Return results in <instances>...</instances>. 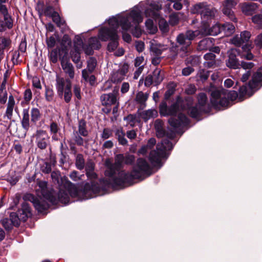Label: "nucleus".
<instances>
[{"label":"nucleus","instance_id":"1","mask_svg":"<svg viewBox=\"0 0 262 262\" xmlns=\"http://www.w3.org/2000/svg\"><path fill=\"white\" fill-rule=\"evenodd\" d=\"M135 161V157L133 155L125 154H117L115 156L114 163H106V168L104 172L106 177L112 178L111 182L102 180L101 182H106V184H111L113 186L124 187L126 184L132 185L133 181L136 179H144L152 173V168L147 162L143 158H139L136 164L134 166L131 172H126L121 170L123 164L131 165Z\"/></svg>","mask_w":262,"mask_h":262},{"label":"nucleus","instance_id":"2","mask_svg":"<svg viewBox=\"0 0 262 262\" xmlns=\"http://www.w3.org/2000/svg\"><path fill=\"white\" fill-rule=\"evenodd\" d=\"M165 94V100L161 102L159 105V112L161 116H176L179 111H187L188 114L193 118H198L201 115L207 112L208 107L207 105V97L204 93H200L198 97V103L195 105L193 104V99L190 96H188L183 99L180 96H178L175 102L169 106L170 100Z\"/></svg>","mask_w":262,"mask_h":262},{"label":"nucleus","instance_id":"3","mask_svg":"<svg viewBox=\"0 0 262 262\" xmlns=\"http://www.w3.org/2000/svg\"><path fill=\"white\" fill-rule=\"evenodd\" d=\"M142 21L140 13L138 10H133L124 15L110 18L108 23L113 25L114 24L116 26H120L122 30L129 31L134 36L139 38L141 35L142 32L138 25Z\"/></svg>","mask_w":262,"mask_h":262},{"label":"nucleus","instance_id":"4","mask_svg":"<svg viewBox=\"0 0 262 262\" xmlns=\"http://www.w3.org/2000/svg\"><path fill=\"white\" fill-rule=\"evenodd\" d=\"M38 185L39 188L37 191H40L42 198L40 196L37 198L32 194L27 193L23 196V199L31 202L38 212H43L49 208V204L47 201L51 204H55L57 202V199L54 195V192L48 190L46 182L39 181Z\"/></svg>","mask_w":262,"mask_h":262},{"label":"nucleus","instance_id":"5","mask_svg":"<svg viewBox=\"0 0 262 262\" xmlns=\"http://www.w3.org/2000/svg\"><path fill=\"white\" fill-rule=\"evenodd\" d=\"M237 97L238 94L235 91H231L227 93L226 90L217 89L211 92L210 102L214 108L221 110L229 105V99L234 101Z\"/></svg>","mask_w":262,"mask_h":262},{"label":"nucleus","instance_id":"6","mask_svg":"<svg viewBox=\"0 0 262 262\" xmlns=\"http://www.w3.org/2000/svg\"><path fill=\"white\" fill-rule=\"evenodd\" d=\"M200 35L198 30H189L180 33L176 38L177 43L181 46L180 55L182 57L188 56L192 51L191 47L192 41Z\"/></svg>","mask_w":262,"mask_h":262},{"label":"nucleus","instance_id":"7","mask_svg":"<svg viewBox=\"0 0 262 262\" xmlns=\"http://www.w3.org/2000/svg\"><path fill=\"white\" fill-rule=\"evenodd\" d=\"M172 148V143L168 139H163L160 144L157 145L156 150L151 151L149 154V160L151 165L154 167H161L162 159L165 157L166 151Z\"/></svg>","mask_w":262,"mask_h":262},{"label":"nucleus","instance_id":"8","mask_svg":"<svg viewBox=\"0 0 262 262\" xmlns=\"http://www.w3.org/2000/svg\"><path fill=\"white\" fill-rule=\"evenodd\" d=\"M108 27L101 28L98 33L99 38L102 41H106L110 39L107 45V50L110 52L115 50L118 46V36L117 35V29L118 26H116L114 24L111 25L108 23Z\"/></svg>","mask_w":262,"mask_h":262},{"label":"nucleus","instance_id":"9","mask_svg":"<svg viewBox=\"0 0 262 262\" xmlns=\"http://www.w3.org/2000/svg\"><path fill=\"white\" fill-rule=\"evenodd\" d=\"M55 88L60 98L63 97L64 101L69 103L72 99V82L70 79H65L57 75L55 79Z\"/></svg>","mask_w":262,"mask_h":262},{"label":"nucleus","instance_id":"10","mask_svg":"<svg viewBox=\"0 0 262 262\" xmlns=\"http://www.w3.org/2000/svg\"><path fill=\"white\" fill-rule=\"evenodd\" d=\"M86 175L88 179L91 180V184L89 183H86L84 186V189L88 190L89 189L91 190L94 193H99L101 190H104L107 188L110 187H112L114 188L118 187V186H113L112 184H106V182H101V181L102 180H104L110 182H111L113 178L107 177L106 179H100L98 183H95L94 180H96L97 178V174L94 172V171H90L88 172H86Z\"/></svg>","mask_w":262,"mask_h":262},{"label":"nucleus","instance_id":"11","mask_svg":"<svg viewBox=\"0 0 262 262\" xmlns=\"http://www.w3.org/2000/svg\"><path fill=\"white\" fill-rule=\"evenodd\" d=\"M30 114L31 120H30L29 108L23 109L21 124L22 127L26 131L29 129L30 123L35 124L39 120L41 116L39 109L36 107L31 109Z\"/></svg>","mask_w":262,"mask_h":262},{"label":"nucleus","instance_id":"12","mask_svg":"<svg viewBox=\"0 0 262 262\" xmlns=\"http://www.w3.org/2000/svg\"><path fill=\"white\" fill-rule=\"evenodd\" d=\"M191 12L194 14H200L203 21L207 23V21L213 19L215 15L216 11L214 8H210L206 3H200L194 5Z\"/></svg>","mask_w":262,"mask_h":262},{"label":"nucleus","instance_id":"13","mask_svg":"<svg viewBox=\"0 0 262 262\" xmlns=\"http://www.w3.org/2000/svg\"><path fill=\"white\" fill-rule=\"evenodd\" d=\"M37 147L40 149H45L50 142V137L46 130L39 129L34 135Z\"/></svg>","mask_w":262,"mask_h":262},{"label":"nucleus","instance_id":"14","mask_svg":"<svg viewBox=\"0 0 262 262\" xmlns=\"http://www.w3.org/2000/svg\"><path fill=\"white\" fill-rule=\"evenodd\" d=\"M168 123L174 129H178L187 125L189 123V120L185 115L180 113L178 115V118L174 117L169 118Z\"/></svg>","mask_w":262,"mask_h":262},{"label":"nucleus","instance_id":"15","mask_svg":"<svg viewBox=\"0 0 262 262\" xmlns=\"http://www.w3.org/2000/svg\"><path fill=\"white\" fill-rule=\"evenodd\" d=\"M200 34L202 35L215 36L222 32V27L219 24H216L211 27H209L207 24L204 25L200 29Z\"/></svg>","mask_w":262,"mask_h":262},{"label":"nucleus","instance_id":"16","mask_svg":"<svg viewBox=\"0 0 262 262\" xmlns=\"http://www.w3.org/2000/svg\"><path fill=\"white\" fill-rule=\"evenodd\" d=\"M117 91H113L108 94H103L100 97L101 104L103 106H111L117 102Z\"/></svg>","mask_w":262,"mask_h":262},{"label":"nucleus","instance_id":"17","mask_svg":"<svg viewBox=\"0 0 262 262\" xmlns=\"http://www.w3.org/2000/svg\"><path fill=\"white\" fill-rule=\"evenodd\" d=\"M251 33L248 31L242 32L239 35H235L231 40L232 44L236 47H241L244 43H247L250 38Z\"/></svg>","mask_w":262,"mask_h":262},{"label":"nucleus","instance_id":"18","mask_svg":"<svg viewBox=\"0 0 262 262\" xmlns=\"http://www.w3.org/2000/svg\"><path fill=\"white\" fill-rule=\"evenodd\" d=\"M236 5V2L234 0H226L224 4L223 8V13L227 16L229 18L233 21H236V18L232 11V8Z\"/></svg>","mask_w":262,"mask_h":262},{"label":"nucleus","instance_id":"19","mask_svg":"<svg viewBox=\"0 0 262 262\" xmlns=\"http://www.w3.org/2000/svg\"><path fill=\"white\" fill-rule=\"evenodd\" d=\"M238 51L236 49H231L229 52L228 59L226 60V65L228 67L234 69L239 68L240 64L236 58Z\"/></svg>","mask_w":262,"mask_h":262},{"label":"nucleus","instance_id":"20","mask_svg":"<svg viewBox=\"0 0 262 262\" xmlns=\"http://www.w3.org/2000/svg\"><path fill=\"white\" fill-rule=\"evenodd\" d=\"M262 85V67L258 69L249 81V86L257 90Z\"/></svg>","mask_w":262,"mask_h":262},{"label":"nucleus","instance_id":"21","mask_svg":"<svg viewBox=\"0 0 262 262\" xmlns=\"http://www.w3.org/2000/svg\"><path fill=\"white\" fill-rule=\"evenodd\" d=\"M161 9V6L156 3H152L150 5V8L145 11L146 16L151 17L155 19L159 17V10Z\"/></svg>","mask_w":262,"mask_h":262},{"label":"nucleus","instance_id":"22","mask_svg":"<svg viewBox=\"0 0 262 262\" xmlns=\"http://www.w3.org/2000/svg\"><path fill=\"white\" fill-rule=\"evenodd\" d=\"M15 105V101L14 97L10 95L8 98V103L4 117H6L8 120H11L13 117V112Z\"/></svg>","mask_w":262,"mask_h":262},{"label":"nucleus","instance_id":"23","mask_svg":"<svg viewBox=\"0 0 262 262\" xmlns=\"http://www.w3.org/2000/svg\"><path fill=\"white\" fill-rule=\"evenodd\" d=\"M214 41L213 38H205L199 42L197 49L199 51L209 50L214 45Z\"/></svg>","mask_w":262,"mask_h":262},{"label":"nucleus","instance_id":"24","mask_svg":"<svg viewBox=\"0 0 262 262\" xmlns=\"http://www.w3.org/2000/svg\"><path fill=\"white\" fill-rule=\"evenodd\" d=\"M80 50L81 47L75 44L73 49L70 52L71 59L74 63L78 64L77 67L78 69L82 67V63L80 62L79 63L80 60Z\"/></svg>","mask_w":262,"mask_h":262},{"label":"nucleus","instance_id":"25","mask_svg":"<svg viewBox=\"0 0 262 262\" xmlns=\"http://www.w3.org/2000/svg\"><path fill=\"white\" fill-rule=\"evenodd\" d=\"M61 66L63 72L68 75L70 79H73L75 76V71L73 64L62 59L61 60Z\"/></svg>","mask_w":262,"mask_h":262},{"label":"nucleus","instance_id":"26","mask_svg":"<svg viewBox=\"0 0 262 262\" xmlns=\"http://www.w3.org/2000/svg\"><path fill=\"white\" fill-rule=\"evenodd\" d=\"M24 200L25 202L21 205V209H19L18 211L21 221L25 222L28 217L31 215V212L29 204L26 202L27 201L24 199Z\"/></svg>","mask_w":262,"mask_h":262},{"label":"nucleus","instance_id":"27","mask_svg":"<svg viewBox=\"0 0 262 262\" xmlns=\"http://www.w3.org/2000/svg\"><path fill=\"white\" fill-rule=\"evenodd\" d=\"M257 8L256 4L253 3L244 4L242 7L243 12L247 15H252Z\"/></svg>","mask_w":262,"mask_h":262},{"label":"nucleus","instance_id":"28","mask_svg":"<svg viewBox=\"0 0 262 262\" xmlns=\"http://www.w3.org/2000/svg\"><path fill=\"white\" fill-rule=\"evenodd\" d=\"M148 98V94L142 91L138 92L136 95L135 101L139 104L141 107L145 105V102Z\"/></svg>","mask_w":262,"mask_h":262},{"label":"nucleus","instance_id":"29","mask_svg":"<svg viewBox=\"0 0 262 262\" xmlns=\"http://www.w3.org/2000/svg\"><path fill=\"white\" fill-rule=\"evenodd\" d=\"M59 129V127L56 122H52L50 124V131L53 140L58 141L59 140V135H60V133L58 134Z\"/></svg>","mask_w":262,"mask_h":262},{"label":"nucleus","instance_id":"30","mask_svg":"<svg viewBox=\"0 0 262 262\" xmlns=\"http://www.w3.org/2000/svg\"><path fill=\"white\" fill-rule=\"evenodd\" d=\"M252 48V46L251 44L246 43L243 46L242 49L243 52L241 55V57L247 60H252L254 57L253 54L250 52Z\"/></svg>","mask_w":262,"mask_h":262},{"label":"nucleus","instance_id":"31","mask_svg":"<svg viewBox=\"0 0 262 262\" xmlns=\"http://www.w3.org/2000/svg\"><path fill=\"white\" fill-rule=\"evenodd\" d=\"M78 130H74L81 136L86 137L88 136L89 132L86 129V123L84 120L81 119L78 122Z\"/></svg>","mask_w":262,"mask_h":262},{"label":"nucleus","instance_id":"32","mask_svg":"<svg viewBox=\"0 0 262 262\" xmlns=\"http://www.w3.org/2000/svg\"><path fill=\"white\" fill-rule=\"evenodd\" d=\"M150 75L151 76L155 85H159L163 80V75L159 69H155Z\"/></svg>","mask_w":262,"mask_h":262},{"label":"nucleus","instance_id":"33","mask_svg":"<svg viewBox=\"0 0 262 262\" xmlns=\"http://www.w3.org/2000/svg\"><path fill=\"white\" fill-rule=\"evenodd\" d=\"M56 199H57V202L54 204H56L58 202H60L66 205L69 203L70 201L69 193L62 190H59L58 193V198L56 197Z\"/></svg>","mask_w":262,"mask_h":262},{"label":"nucleus","instance_id":"34","mask_svg":"<svg viewBox=\"0 0 262 262\" xmlns=\"http://www.w3.org/2000/svg\"><path fill=\"white\" fill-rule=\"evenodd\" d=\"M222 32H224L226 36H230L235 31L234 26L229 23H225L221 25Z\"/></svg>","mask_w":262,"mask_h":262},{"label":"nucleus","instance_id":"35","mask_svg":"<svg viewBox=\"0 0 262 262\" xmlns=\"http://www.w3.org/2000/svg\"><path fill=\"white\" fill-rule=\"evenodd\" d=\"M56 163V161L53 160H50V162H45L41 166V170L42 172L45 173H49L52 170V165H54Z\"/></svg>","mask_w":262,"mask_h":262},{"label":"nucleus","instance_id":"36","mask_svg":"<svg viewBox=\"0 0 262 262\" xmlns=\"http://www.w3.org/2000/svg\"><path fill=\"white\" fill-rule=\"evenodd\" d=\"M11 40L6 37H1L0 38V55L4 53V50L9 47L11 44Z\"/></svg>","mask_w":262,"mask_h":262},{"label":"nucleus","instance_id":"37","mask_svg":"<svg viewBox=\"0 0 262 262\" xmlns=\"http://www.w3.org/2000/svg\"><path fill=\"white\" fill-rule=\"evenodd\" d=\"M51 17H52L53 21L58 27H61L66 24L65 20L61 18L59 14L56 11L53 13V15Z\"/></svg>","mask_w":262,"mask_h":262},{"label":"nucleus","instance_id":"38","mask_svg":"<svg viewBox=\"0 0 262 262\" xmlns=\"http://www.w3.org/2000/svg\"><path fill=\"white\" fill-rule=\"evenodd\" d=\"M68 191L70 196L72 198L78 197L79 195V191L76 186L70 183L68 186Z\"/></svg>","mask_w":262,"mask_h":262},{"label":"nucleus","instance_id":"39","mask_svg":"<svg viewBox=\"0 0 262 262\" xmlns=\"http://www.w3.org/2000/svg\"><path fill=\"white\" fill-rule=\"evenodd\" d=\"M85 161L82 154H78L76 157L75 165L79 170H82L84 167Z\"/></svg>","mask_w":262,"mask_h":262},{"label":"nucleus","instance_id":"40","mask_svg":"<svg viewBox=\"0 0 262 262\" xmlns=\"http://www.w3.org/2000/svg\"><path fill=\"white\" fill-rule=\"evenodd\" d=\"M11 223L13 224L14 226L18 227L20 224V221L21 220L19 214H18V211L17 213L12 212L10 214V219Z\"/></svg>","mask_w":262,"mask_h":262},{"label":"nucleus","instance_id":"41","mask_svg":"<svg viewBox=\"0 0 262 262\" xmlns=\"http://www.w3.org/2000/svg\"><path fill=\"white\" fill-rule=\"evenodd\" d=\"M80 134L76 132H73V140L75 143L78 146H83L84 142H87L88 141L84 140L81 137Z\"/></svg>","mask_w":262,"mask_h":262},{"label":"nucleus","instance_id":"42","mask_svg":"<svg viewBox=\"0 0 262 262\" xmlns=\"http://www.w3.org/2000/svg\"><path fill=\"white\" fill-rule=\"evenodd\" d=\"M88 43L94 49L98 50L101 47V43L96 37H92L89 39Z\"/></svg>","mask_w":262,"mask_h":262},{"label":"nucleus","instance_id":"43","mask_svg":"<svg viewBox=\"0 0 262 262\" xmlns=\"http://www.w3.org/2000/svg\"><path fill=\"white\" fill-rule=\"evenodd\" d=\"M45 89L46 100L48 102L53 101L54 96V93L53 89L49 86H46Z\"/></svg>","mask_w":262,"mask_h":262},{"label":"nucleus","instance_id":"44","mask_svg":"<svg viewBox=\"0 0 262 262\" xmlns=\"http://www.w3.org/2000/svg\"><path fill=\"white\" fill-rule=\"evenodd\" d=\"M4 24H3L8 29H11L13 27V20L11 17L9 15L8 12L6 14H4Z\"/></svg>","mask_w":262,"mask_h":262},{"label":"nucleus","instance_id":"45","mask_svg":"<svg viewBox=\"0 0 262 262\" xmlns=\"http://www.w3.org/2000/svg\"><path fill=\"white\" fill-rule=\"evenodd\" d=\"M79 45V47L81 48H83L84 51V53L88 55H92L94 53L93 50L94 49L92 48L89 43L87 45L83 46L82 41L80 39V43L78 45Z\"/></svg>","mask_w":262,"mask_h":262},{"label":"nucleus","instance_id":"46","mask_svg":"<svg viewBox=\"0 0 262 262\" xmlns=\"http://www.w3.org/2000/svg\"><path fill=\"white\" fill-rule=\"evenodd\" d=\"M250 91H256L255 89H251L249 86V83L248 85H245L241 86L239 89V93L241 96H244L249 94V92Z\"/></svg>","mask_w":262,"mask_h":262},{"label":"nucleus","instance_id":"47","mask_svg":"<svg viewBox=\"0 0 262 262\" xmlns=\"http://www.w3.org/2000/svg\"><path fill=\"white\" fill-rule=\"evenodd\" d=\"M124 77L119 71L114 72L111 77V80L114 83L121 82L124 79Z\"/></svg>","mask_w":262,"mask_h":262},{"label":"nucleus","instance_id":"48","mask_svg":"<svg viewBox=\"0 0 262 262\" xmlns=\"http://www.w3.org/2000/svg\"><path fill=\"white\" fill-rule=\"evenodd\" d=\"M97 65V61L94 57H90L88 61V70L90 73H92Z\"/></svg>","mask_w":262,"mask_h":262},{"label":"nucleus","instance_id":"49","mask_svg":"<svg viewBox=\"0 0 262 262\" xmlns=\"http://www.w3.org/2000/svg\"><path fill=\"white\" fill-rule=\"evenodd\" d=\"M150 51L156 56H160L162 54V50L160 49V45L152 43L150 46Z\"/></svg>","mask_w":262,"mask_h":262},{"label":"nucleus","instance_id":"50","mask_svg":"<svg viewBox=\"0 0 262 262\" xmlns=\"http://www.w3.org/2000/svg\"><path fill=\"white\" fill-rule=\"evenodd\" d=\"M252 21L259 28L262 27V14L255 15L252 17Z\"/></svg>","mask_w":262,"mask_h":262},{"label":"nucleus","instance_id":"51","mask_svg":"<svg viewBox=\"0 0 262 262\" xmlns=\"http://www.w3.org/2000/svg\"><path fill=\"white\" fill-rule=\"evenodd\" d=\"M159 28L164 33L167 32L169 30V26L165 19H161L159 23Z\"/></svg>","mask_w":262,"mask_h":262},{"label":"nucleus","instance_id":"52","mask_svg":"<svg viewBox=\"0 0 262 262\" xmlns=\"http://www.w3.org/2000/svg\"><path fill=\"white\" fill-rule=\"evenodd\" d=\"M156 135L158 138H162L164 137H167L169 139H172L173 136L172 134L169 135L167 134L164 128L160 129L156 131Z\"/></svg>","mask_w":262,"mask_h":262},{"label":"nucleus","instance_id":"53","mask_svg":"<svg viewBox=\"0 0 262 262\" xmlns=\"http://www.w3.org/2000/svg\"><path fill=\"white\" fill-rule=\"evenodd\" d=\"M2 224L4 227L7 230H10L12 229L13 224L11 223V220L8 218H5L2 220Z\"/></svg>","mask_w":262,"mask_h":262},{"label":"nucleus","instance_id":"54","mask_svg":"<svg viewBox=\"0 0 262 262\" xmlns=\"http://www.w3.org/2000/svg\"><path fill=\"white\" fill-rule=\"evenodd\" d=\"M113 136V130L108 128L103 129L102 133L101 135V138L104 139H107Z\"/></svg>","mask_w":262,"mask_h":262},{"label":"nucleus","instance_id":"55","mask_svg":"<svg viewBox=\"0 0 262 262\" xmlns=\"http://www.w3.org/2000/svg\"><path fill=\"white\" fill-rule=\"evenodd\" d=\"M7 93L6 91L0 90V108L2 107L1 105L4 104L7 100Z\"/></svg>","mask_w":262,"mask_h":262},{"label":"nucleus","instance_id":"56","mask_svg":"<svg viewBox=\"0 0 262 262\" xmlns=\"http://www.w3.org/2000/svg\"><path fill=\"white\" fill-rule=\"evenodd\" d=\"M179 17L177 13H173L170 15L169 22L172 26H174L179 23Z\"/></svg>","mask_w":262,"mask_h":262},{"label":"nucleus","instance_id":"57","mask_svg":"<svg viewBox=\"0 0 262 262\" xmlns=\"http://www.w3.org/2000/svg\"><path fill=\"white\" fill-rule=\"evenodd\" d=\"M73 93L75 97L78 99H81V88L78 84H75L73 86Z\"/></svg>","mask_w":262,"mask_h":262},{"label":"nucleus","instance_id":"58","mask_svg":"<svg viewBox=\"0 0 262 262\" xmlns=\"http://www.w3.org/2000/svg\"><path fill=\"white\" fill-rule=\"evenodd\" d=\"M58 54L57 50L56 49L53 50L50 53V60L53 63H56L58 61Z\"/></svg>","mask_w":262,"mask_h":262},{"label":"nucleus","instance_id":"59","mask_svg":"<svg viewBox=\"0 0 262 262\" xmlns=\"http://www.w3.org/2000/svg\"><path fill=\"white\" fill-rule=\"evenodd\" d=\"M32 98V93L31 89H26L24 93V99L26 102H29Z\"/></svg>","mask_w":262,"mask_h":262},{"label":"nucleus","instance_id":"60","mask_svg":"<svg viewBox=\"0 0 262 262\" xmlns=\"http://www.w3.org/2000/svg\"><path fill=\"white\" fill-rule=\"evenodd\" d=\"M145 26L148 29L152 32H154L157 30V28L154 26L153 20L149 18L147 19L145 21Z\"/></svg>","mask_w":262,"mask_h":262},{"label":"nucleus","instance_id":"61","mask_svg":"<svg viewBox=\"0 0 262 262\" xmlns=\"http://www.w3.org/2000/svg\"><path fill=\"white\" fill-rule=\"evenodd\" d=\"M144 57L142 56H139L136 58L135 59L134 65L136 67L138 68H144V64L143 63L144 62Z\"/></svg>","mask_w":262,"mask_h":262},{"label":"nucleus","instance_id":"62","mask_svg":"<svg viewBox=\"0 0 262 262\" xmlns=\"http://www.w3.org/2000/svg\"><path fill=\"white\" fill-rule=\"evenodd\" d=\"M209 75V73L208 71H207L204 70H202L200 71L199 72V77L200 79L202 81H205L207 79Z\"/></svg>","mask_w":262,"mask_h":262},{"label":"nucleus","instance_id":"63","mask_svg":"<svg viewBox=\"0 0 262 262\" xmlns=\"http://www.w3.org/2000/svg\"><path fill=\"white\" fill-rule=\"evenodd\" d=\"M19 56L20 54L18 51H15L13 53L11 60L14 64H17L18 63Z\"/></svg>","mask_w":262,"mask_h":262},{"label":"nucleus","instance_id":"64","mask_svg":"<svg viewBox=\"0 0 262 262\" xmlns=\"http://www.w3.org/2000/svg\"><path fill=\"white\" fill-rule=\"evenodd\" d=\"M128 71V65L127 63H124L118 70L124 77L126 75Z\"/></svg>","mask_w":262,"mask_h":262}]
</instances>
